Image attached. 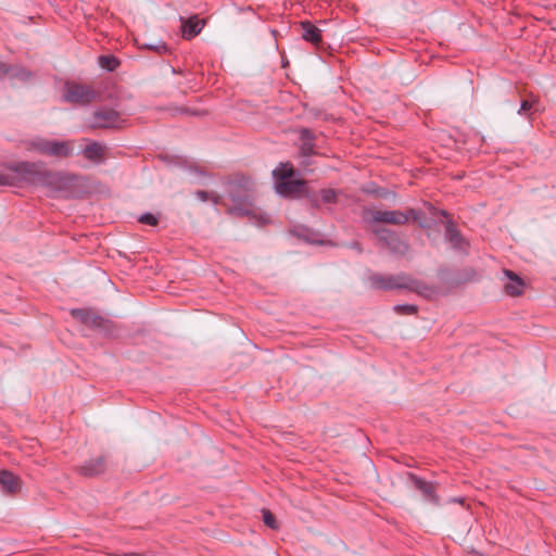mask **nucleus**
Instances as JSON below:
<instances>
[{
	"instance_id": "nucleus-7",
	"label": "nucleus",
	"mask_w": 556,
	"mask_h": 556,
	"mask_svg": "<svg viewBox=\"0 0 556 556\" xmlns=\"http://www.w3.org/2000/svg\"><path fill=\"white\" fill-rule=\"evenodd\" d=\"M122 118L119 113L112 109H103L96 111L90 119V127L92 128H109L119 127Z\"/></svg>"
},
{
	"instance_id": "nucleus-9",
	"label": "nucleus",
	"mask_w": 556,
	"mask_h": 556,
	"mask_svg": "<svg viewBox=\"0 0 556 556\" xmlns=\"http://www.w3.org/2000/svg\"><path fill=\"white\" fill-rule=\"evenodd\" d=\"M105 470V458L104 456H99L97 458L90 459L85 465L80 467V473L87 477H93L104 472Z\"/></svg>"
},
{
	"instance_id": "nucleus-17",
	"label": "nucleus",
	"mask_w": 556,
	"mask_h": 556,
	"mask_svg": "<svg viewBox=\"0 0 556 556\" xmlns=\"http://www.w3.org/2000/svg\"><path fill=\"white\" fill-rule=\"evenodd\" d=\"M73 316L80 319L85 324L89 325H98L99 317L91 311L87 309H74L72 312Z\"/></svg>"
},
{
	"instance_id": "nucleus-25",
	"label": "nucleus",
	"mask_w": 556,
	"mask_h": 556,
	"mask_svg": "<svg viewBox=\"0 0 556 556\" xmlns=\"http://www.w3.org/2000/svg\"><path fill=\"white\" fill-rule=\"evenodd\" d=\"M197 195L198 198L201 200V201H206L207 200V193L205 191H198L197 192Z\"/></svg>"
},
{
	"instance_id": "nucleus-26",
	"label": "nucleus",
	"mask_w": 556,
	"mask_h": 556,
	"mask_svg": "<svg viewBox=\"0 0 556 556\" xmlns=\"http://www.w3.org/2000/svg\"><path fill=\"white\" fill-rule=\"evenodd\" d=\"M9 179L4 175H0V186L9 185Z\"/></svg>"
},
{
	"instance_id": "nucleus-14",
	"label": "nucleus",
	"mask_w": 556,
	"mask_h": 556,
	"mask_svg": "<svg viewBox=\"0 0 556 556\" xmlns=\"http://www.w3.org/2000/svg\"><path fill=\"white\" fill-rule=\"evenodd\" d=\"M301 27L303 39L314 45H318L321 41L320 30L315 25L309 22H302Z\"/></svg>"
},
{
	"instance_id": "nucleus-23",
	"label": "nucleus",
	"mask_w": 556,
	"mask_h": 556,
	"mask_svg": "<svg viewBox=\"0 0 556 556\" xmlns=\"http://www.w3.org/2000/svg\"><path fill=\"white\" fill-rule=\"evenodd\" d=\"M532 108V103L528 100H525L522 101L521 103V106H520V110H519V113L521 112H527L528 110H530Z\"/></svg>"
},
{
	"instance_id": "nucleus-21",
	"label": "nucleus",
	"mask_w": 556,
	"mask_h": 556,
	"mask_svg": "<svg viewBox=\"0 0 556 556\" xmlns=\"http://www.w3.org/2000/svg\"><path fill=\"white\" fill-rule=\"evenodd\" d=\"M320 197L325 203H331L336 201L337 193L332 189H324L320 191Z\"/></svg>"
},
{
	"instance_id": "nucleus-24",
	"label": "nucleus",
	"mask_w": 556,
	"mask_h": 556,
	"mask_svg": "<svg viewBox=\"0 0 556 556\" xmlns=\"http://www.w3.org/2000/svg\"><path fill=\"white\" fill-rule=\"evenodd\" d=\"M302 151L305 155H308L311 153H313V147L312 144L309 143H304L303 147H302Z\"/></svg>"
},
{
	"instance_id": "nucleus-16",
	"label": "nucleus",
	"mask_w": 556,
	"mask_h": 556,
	"mask_svg": "<svg viewBox=\"0 0 556 556\" xmlns=\"http://www.w3.org/2000/svg\"><path fill=\"white\" fill-rule=\"evenodd\" d=\"M446 238L454 248H458L460 250L465 249L466 243H465L463 237L458 233V231L452 225H448L446 227Z\"/></svg>"
},
{
	"instance_id": "nucleus-1",
	"label": "nucleus",
	"mask_w": 556,
	"mask_h": 556,
	"mask_svg": "<svg viewBox=\"0 0 556 556\" xmlns=\"http://www.w3.org/2000/svg\"><path fill=\"white\" fill-rule=\"evenodd\" d=\"M15 170L23 174L25 178L33 182L47 186L53 192L64 195L73 193V189L77 185L78 180V177L75 175L60 172L39 170L36 164L30 163H21L15 167Z\"/></svg>"
},
{
	"instance_id": "nucleus-19",
	"label": "nucleus",
	"mask_w": 556,
	"mask_h": 556,
	"mask_svg": "<svg viewBox=\"0 0 556 556\" xmlns=\"http://www.w3.org/2000/svg\"><path fill=\"white\" fill-rule=\"evenodd\" d=\"M262 516H263V521L267 527H269L270 529H278V523L276 521V518L268 509H263Z\"/></svg>"
},
{
	"instance_id": "nucleus-18",
	"label": "nucleus",
	"mask_w": 556,
	"mask_h": 556,
	"mask_svg": "<svg viewBox=\"0 0 556 556\" xmlns=\"http://www.w3.org/2000/svg\"><path fill=\"white\" fill-rule=\"evenodd\" d=\"M99 64L102 68L114 71L119 65V62L114 56L102 55L99 58Z\"/></svg>"
},
{
	"instance_id": "nucleus-11",
	"label": "nucleus",
	"mask_w": 556,
	"mask_h": 556,
	"mask_svg": "<svg viewBox=\"0 0 556 556\" xmlns=\"http://www.w3.org/2000/svg\"><path fill=\"white\" fill-rule=\"evenodd\" d=\"M204 26V21L198 18V16H192L182 23V36L187 39H190L202 30Z\"/></svg>"
},
{
	"instance_id": "nucleus-27",
	"label": "nucleus",
	"mask_w": 556,
	"mask_h": 556,
	"mask_svg": "<svg viewBox=\"0 0 556 556\" xmlns=\"http://www.w3.org/2000/svg\"><path fill=\"white\" fill-rule=\"evenodd\" d=\"M8 72L7 67L4 64H0V75H3Z\"/></svg>"
},
{
	"instance_id": "nucleus-13",
	"label": "nucleus",
	"mask_w": 556,
	"mask_h": 556,
	"mask_svg": "<svg viewBox=\"0 0 556 556\" xmlns=\"http://www.w3.org/2000/svg\"><path fill=\"white\" fill-rule=\"evenodd\" d=\"M0 484L9 493H16L21 489V480L10 471L0 472Z\"/></svg>"
},
{
	"instance_id": "nucleus-20",
	"label": "nucleus",
	"mask_w": 556,
	"mask_h": 556,
	"mask_svg": "<svg viewBox=\"0 0 556 556\" xmlns=\"http://www.w3.org/2000/svg\"><path fill=\"white\" fill-rule=\"evenodd\" d=\"M394 311L401 315H413L417 313V307L410 304L395 305Z\"/></svg>"
},
{
	"instance_id": "nucleus-2",
	"label": "nucleus",
	"mask_w": 556,
	"mask_h": 556,
	"mask_svg": "<svg viewBox=\"0 0 556 556\" xmlns=\"http://www.w3.org/2000/svg\"><path fill=\"white\" fill-rule=\"evenodd\" d=\"M276 178V190L281 195L299 197L304 191V180H293V167L290 164H281V166L274 170Z\"/></svg>"
},
{
	"instance_id": "nucleus-3",
	"label": "nucleus",
	"mask_w": 556,
	"mask_h": 556,
	"mask_svg": "<svg viewBox=\"0 0 556 556\" xmlns=\"http://www.w3.org/2000/svg\"><path fill=\"white\" fill-rule=\"evenodd\" d=\"M412 211H386L378 208H369L364 212V219L369 224V228L372 231V226H379V224L390 225H404L409 220Z\"/></svg>"
},
{
	"instance_id": "nucleus-5",
	"label": "nucleus",
	"mask_w": 556,
	"mask_h": 556,
	"mask_svg": "<svg viewBox=\"0 0 556 556\" xmlns=\"http://www.w3.org/2000/svg\"><path fill=\"white\" fill-rule=\"evenodd\" d=\"M97 98V92L92 87L78 83H66L62 93V99L65 102L76 104H88Z\"/></svg>"
},
{
	"instance_id": "nucleus-4",
	"label": "nucleus",
	"mask_w": 556,
	"mask_h": 556,
	"mask_svg": "<svg viewBox=\"0 0 556 556\" xmlns=\"http://www.w3.org/2000/svg\"><path fill=\"white\" fill-rule=\"evenodd\" d=\"M31 148L39 153L56 156V157H67L72 155L74 151V142L73 141H58V140H48V139H36L30 143Z\"/></svg>"
},
{
	"instance_id": "nucleus-12",
	"label": "nucleus",
	"mask_w": 556,
	"mask_h": 556,
	"mask_svg": "<svg viewBox=\"0 0 556 556\" xmlns=\"http://www.w3.org/2000/svg\"><path fill=\"white\" fill-rule=\"evenodd\" d=\"M509 281L505 283V291L511 296L520 295L525 288V282L515 273L510 270L505 271Z\"/></svg>"
},
{
	"instance_id": "nucleus-6",
	"label": "nucleus",
	"mask_w": 556,
	"mask_h": 556,
	"mask_svg": "<svg viewBox=\"0 0 556 556\" xmlns=\"http://www.w3.org/2000/svg\"><path fill=\"white\" fill-rule=\"evenodd\" d=\"M372 232L392 253L399 255H406L408 253V244L395 232L381 226H372Z\"/></svg>"
},
{
	"instance_id": "nucleus-15",
	"label": "nucleus",
	"mask_w": 556,
	"mask_h": 556,
	"mask_svg": "<svg viewBox=\"0 0 556 556\" xmlns=\"http://www.w3.org/2000/svg\"><path fill=\"white\" fill-rule=\"evenodd\" d=\"M104 153L105 148L98 142H91L84 149V156L93 162L100 161Z\"/></svg>"
},
{
	"instance_id": "nucleus-8",
	"label": "nucleus",
	"mask_w": 556,
	"mask_h": 556,
	"mask_svg": "<svg viewBox=\"0 0 556 556\" xmlns=\"http://www.w3.org/2000/svg\"><path fill=\"white\" fill-rule=\"evenodd\" d=\"M374 281L378 287L382 289H401V288H410V282L408 278L404 276H386V277H377L374 278Z\"/></svg>"
},
{
	"instance_id": "nucleus-10",
	"label": "nucleus",
	"mask_w": 556,
	"mask_h": 556,
	"mask_svg": "<svg viewBox=\"0 0 556 556\" xmlns=\"http://www.w3.org/2000/svg\"><path fill=\"white\" fill-rule=\"evenodd\" d=\"M409 479L414 486L422 493L425 498L437 503L435 486L432 483L424 481L414 475H410Z\"/></svg>"
},
{
	"instance_id": "nucleus-22",
	"label": "nucleus",
	"mask_w": 556,
	"mask_h": 556,
	"mask_svg": "<svg viewBox=\"0 0 556 556\" xmlns=\"http://www.w3.org/2000/svg\"><path fill=\"white\" fill-rule=\"evenodd\" d=\"M139 222L142 224L155 226L157 224V218L154 215L147 213L140 216Z\"/></svg>"
}]
</instances>
